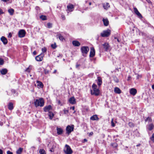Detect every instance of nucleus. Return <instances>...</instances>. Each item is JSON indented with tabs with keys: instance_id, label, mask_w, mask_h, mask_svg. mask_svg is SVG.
<instances>
[{
	"instance_id": "1",
	"label": "nucleus",
	"mask_w": 154,
	"mask_h": 154,
	"mask_svg": "<svg viewBox=\"0 0 154 154\" xmlns=\"http://www.w3.org/2000/svg\"><path fill=\"white\" fill-rule=\"evenodd\" d=\"M93 90H91V94L92 95L97 96L99 95L100 90L97 88V86L95 84H93L92 86Z\"/></svg>"
},
{
	"instance_id": "48",
	"label": "nucleus",
	"mask_w": 154,
	"mask_h": 154,
	"mask_svg": "<svg viewBox=\"0 0 154 154\" xmlns=\"http://www.w3.org/2000/svg\"><path fill=\"white\" fill-rule=\"evenodd\" d=\"M4 13L2 9H0V14H2Z\"/></svg>"
},
{
	"instance_id": "42",
	"label": "nucleus",
	"mask_w": 154,
	"mask_h": 154,
	"mask_svg": "<svg viewBox=\"0 0 154 154\" xmlns=\"http://www.w3.org/2000/svg\"><path fill=\"white\" fill-rule=\"evenodd\" d=\"M128 125L130 127H132L134 126L133 124L131 122H129L128 123Z\"/></svg>"
},
{
	"instance_id": "52",
	"label": "nucleus",
	"mask_w": 154,
	"mask_h": 154,
	"mask_svg": "<svg viewBox=\"0 0 154 154\" xmlns=\"http://www.w3.org/2000/svg\"><path fill=\"white\" fill-rule=\"evenodd\" d=\"M146 1L149 3H151V2L150 0H146Z\"/></svg>"
},
{
	"instance_id": "25",
	"label": "nucleus",
	"mask_w": 154,
	"mask_h": 154,
	"mask_svg": "<svg viewBox=\"0 0 154 154\" xmlns=\"http://www.w3.org/2000/svg\"><path fill=\"white\" fill-rule=\"evenodd\" d=\"M109 7L110 5L109 3H106L103 4V7L105 9H107Z\"/></svg>"
},
{
	"instance_id": "41",
	"label": "nucleus",
	"mask_w": 154,
	"mask_h": 154,
	"mask_svg": "<svg viewBox=\"0 0 154 154\" xmlns=\"http://www.w3.org/2000/svg\"><path fill=\"white\" fill-rule=\"evenodd\" d=\"M51 47H52V48L53 49H55V48H56V45L55 44H52L51 45Z\"/></svg>"
},
{
	"instance_id": "62",
	"label": "nucleus",
	"mask_w": 154,
	"mask_h": 154,
	"mask_svg": "<svg viewBox=\"0 0 154 154\" xmlns=\"http://www.w3.org/2000/svg\"><path fill=\"white\" fill-rule=\"evenodd\" d=\"M57 72V70H55L54 72V73H55Z\"/></svg>"
},
{
	"instance_id": "10",
	"label": "nucleus",
	"mask_w": 154,
	"mask_h": 154,
	"mask_svg": "<svg viewBox=\"0 0 154 154\" xmlns=\"http://www.w3.org/2000/svg\"><path fill=\"white\" fill-rule=\"evenodd\" d=\"M44 55L42 54H41L38 55L35 57V59L36 60L38 61H42L43 59V57Z\"/></svg>"
},
{
	"instance_id": "58",
	"label": "nucleus",
	"mask_w": 154,
	"mask_h": 154,
	"mask_svg": "<svg viewBox=\"0 0 154 154\" xmlns=\"http://www.w3.org/2000/svg\"><path fill=\"white\" fill-rule=\"evenodd\" d=\"M84 142H87V140L86 139H85L84 140Z\"/></svg>"
},
{
	"instance_id": "18",
	"label": "nucleus",
	"mask_w": 154,
	"mask_h": 154,
	"mask_svg": "<svg viewBox=\"0 0 154 154\" xmlns=\"http://www.w3.org/2000/svg\"><path fill=\"white\" fill-rule=\"evenodd\" d=\"M57 133L58 135H60L62 134L63 130L61 128H57Z\"/></svg>"
},
{
	"instance_id": "22",
	"label": "nucleus",
	"mask_w": 154,
	"mask_h": 154,
	"mask_svg": "<svg viewBox=\"0 0 154 154\" xmlns=\"http://www.w3.org/2000/svg\"><path fill=\"white\" fill-rule=\"evenodd\" d=\"M114 91L116 93L120 94L121 93V91L120 89L116 87L114 88Z\"/></svg>"
},
{
	"instance_id": "35",
	"label": "nucleus",
	"mask_w": 154,
	"mask_h": 154,
	"mask_svg": "<svg viewBox=\"0 0 154 154\" xmlns=\"http://www.w3.org/2000/svg\"><path fill=\"white\" fill-rule=\"evenodd\" d=\"M111 125L112 127H114L115 126V124L113 122V119H112L111 121Z\"/></svg>"
},
{
	"instance_id": "6",
	"label": "nucleus",
	"mask_w": 154,
	"mask_h": 154,
	"mask_svg": "<svg viewBox=\"0 0 154 154\" xmlns=\"http://www.w3.org/2000/svg\"><path fill=\"white\" fill-rule=\"evenodd\" d=\"M74 128L73 125H68L66 128V133L68 134H69L71 132L73 131Z\"/></svg>"
},
{
	"instance_id": "20",
	"label": "nucleus",
	"mask_w": 154,
	"mask_h": 154,
	"mask_svg": "<svg viewBox=\"0 0 154 154\" xmlns=\"http://www.w3.org/2000/svg\"><path fill=\"white\" fill-rule=\"evenodd\" d=\"M72 44L73 45L75 46H79L80 45V43L79 42L77 41H73Z\"/></svg>"
},
{
	"instance_id": "9",
	"label": "nucleus",
	"mask_w": 154,
	"mask_h": 154,
	"mask_svg": "<svg viewBox=\"0 0 154 154\" xmlns=\"http://www.w3.org/2000/svg\"><path fill=\"white\" fill-rule=\"evenodd\" d=\"M95 54V50L94 48L93 47L91 48L90 51L89 56L90 57H93Z\"/></svg>"
},
{
	"instance_id": "14",
	"label": "nucleus",
	"mask_w": 154,
	"mask_h": 154,
	"mask_svg": "<svg viewBox=\"0 0 154 154\" xmlns=\"http://www.w3.org/2000/svg\"><path fill=\"white\" fill-rule=\"evenodd\" d=\"M130 92L131 94L133 95H134L137 93V91L136 89L132 88L130 89Z\"/></svg>"
},
{
	"instance_id": "27",
	"label": "nucleus",
	"mask_w": 154,
	"mask_h": 154,
	"mask_svg": "<svg viewBox=\"0 0 154 154\" xmlns=\"http://www.w3.org/2000/svg\"><path fill=\"white\" fill-rule=\"evenodd\" d=\"M154 128V125L152 124L151 123L149 125L148 129L149 131H151Z\"/></svg>"
},
{
	"instance_id": "28",
	"label": "nucleus",
	"mask_w": 154,
	"mask_h": 154,
	"mask_svg": "<svg viewBox=\"0 0 154 154\" xmlns=\"http://www.w3.org/2000/svg\"><path fill=\"white\" fill-rule=\"evenodd\" d=\"M8 12L10 15H12L14 12V10L12 8L8 10Z\"/></svg>"
},
{
	"instance_id": "11",
	"label": "nucleus",
	"mask_w": 154,
	"mask_h": 154,
	"mask_svg": "<svg viewBox=\"0 0 154 154\" xmlns=\"http://www.w3.org/2000/svg\"><path fill=\"white\" fill-rule=\"evenodd\" d=\"M96 81L97 82L98 86H100L102 83L101 78L100 76L98 77L97 80H96Z\"/></svg>"
},
{
	"instance_id": "32",
	"label": "nucleus",
	"mask_w": 154,
	"mask_h": 154,
	"mask_svg": "<svg viewBox=\"0 0 154 154\" xmlns=\"http://www.w3.org/2000/svg\"><path fill=\"white\" fill-rule=\"evenodd\" d=\"M40 18L41 19L43 20H47L46 17L45 16L43 15H42L40 16Z\"/></svg>"
},
{
	"instance_id": "64",
	"label": "nucleus",
	"mask_w": 154,
	"mask_h": 154,
	"mask_svg": "<svg viewBox=\"0 0 154 154\" xmlns=\"http://www.w3.org/2000/svg\"><path fill=\"white\" fill-rule=\"evenodd\" d=\"M140 77V76L139 75H138L137 76V79H139V77Z\"/></svg>"
},
{
	"instance_id": "33",
	"label": "nucleus",
	"mask_w": 154,
	"mask_h": 154,
	"mask_svg": "<svg viewBox=\"0 0 154 154\" xmlns=\"http://www.w3.org/2000/svg\"><path fill=\"white\" fill-rule=\"evenodd\" d=\"M145 122L148 121L149 122H152V119L151 118L148 117L145 120Z\"/></svg>"
},
{
	"instance_id": "37",
	"label": "nucleus",
	"mask_w": 154,
	"mask_h": 154,
	"mask_svg": "<svg viewBox=\"0 0 154 154\" xmlns=\"http://www.w3.org/2000/svg\"><path fill=\"white\" fill-rule=\"evenodd\" d=\"M150 139L152 141L154 142V133L152 134V136L151 137H150Z\"/></svg>"
},
{
	"instance_id": "31",
	"label": "nucleus",
	"mask_w": 154,
	"mask_h": 154,
	"mask_svg": "<svg viewBox=\"0 0 154 154\" xmlns=\"http://www.w3.org/2000/svg\"><path fill=\"white\" fill-rule=\"evenodd\" d=\"M48 115L51 119H52L54 116L53 113L51 112H49Z\"/></svg>"
},
{
	"instance_id": "19",
	"label": "nucleus",
	"mask_w": 154,
	"mask_h": 154,
	"mask_svg": "<svg viewBox=\"0 0 154 154\" xmlns=\"http://www.w3.org/2000/svg\"><path fill=\"white\" fill-rule=\"evenodd\" d=\"M74 6L72 4H69L67 6V8L69 11H72V9L74 8Z\"/></svg>"
},
{
	"instance_id": "55",
	"label": "nucleus",
	"mask_w": 154,
	"mask_h": 154,
	"mask_svg": "<svg viewBox=\"0 0 154 154\" xmlns=\"http://www.w3.org/2000/svg\"><path fill=\"white\" fill-rule=\"evenodd\" d=\"M2 1H3L4 2H6L8 1L9 0H1Z\"/></svg>"
},
{
	"instance_id": "8",
	"label": "nucleus",
	"mask_w": 154,
	"mask_h": 154,
	"mask_svg": "<svg viewBox=\"0 0 154 154\" xmlns=\"http://www.w3.org/2000/svg\"><path fill=\"white\" fill-rule=\"evenodd\" d=\"M102 46L105 51H107L109 50L110 47V46L109 44L106 42L102 44Z\"/></svg>"
},
{
	"instance_id": "40",
	"label": "nucleus",
	"mask_w": 154,
	"mask_h": 154,
	"mask_svg": "<svg viewBox=\"0 0 154 154\" xmlns=\"http://www.w3.org/2000/svg\"><path fill=\"white\" fill-rule=\"evenodd\" d=\"M42 51L43 53L47 51V49L45 47L42 48Z\"/></svg>"
},
{
	"instance_id": "5",
	"label": "nucleus",
	"mask_w": 154,
	"mask_h": 154,
	"mask_svg": "<svg viewBox=\"0 0 154 154\" xmlns=\"http://www.w3.org/2000/svg\"><path fill=\"white\" fill-rule=\"evenodd\" d=\"M110 34V31L109 29L103 31L100 34L101 35L102 37H107L109 36Z\"/></svg>"
},
{
	"instance_id": "13",
	"label": "nucleus",
	"mask_w": 154,
	"mask_h": 154,
	"mask_svg": "<svg viewBox=\"0 0 154 154\" xmlns=\"http://www.w3.org/2000/svg\"><path fill=\"white\" fill-rule=\"evenodd\" d=\"M70 103L72 104H75L76 103L75 99L73 97H71L69 100Z\"/></svg>"
},
{
	"instance_id": "43",
	"label": "nucleus",
	"mask_w": 154,
	"mask_h": 154,
	"mask_svg": "<svg viewBox=\"0 0 154 154\" xmlns=\"http://www.w3.org/2000/svg\"><path fill=\"white\" fill-rule=\"evenodd\" d=\"M63 111L64 112V113L65 114H67L68 112V110L66 109H64L63 110Z\"/></svg>"
},
{
	"instance_id": "34",
	"label": "nucleus",
	"mask_w": 154,
	"mask_h": 154,
	"mask_svg": "<svg viewBox=\"0 0 154 154\" xmlns=\"http://www.w3.org/2000/svg\"><path fill=\"white\" fill-rule=\"evenodd\" d=\"M39 153L40 154H46L45 151L43 149H41L39 151Z\"/></svg>"
},
{
	"instance_id": "38",
	"label": "nucleus",
	"mask_w": 154,
	"mask_h": 154,
	"mask_svg": "<svg viewBox=\"0 0 154 154\" xmlns=\"http://www.w3.org/2000/svg\"><path fill=\"white\" fill-rule=\"evenodd\" d=\"M47 26L48 28H50L52 27V25L51 23H47Z\"/></svg>"
},
{
	"instance_id": "4",
	"label": "nucleus",
	"mask_w": 154,
	"mask_h": 154,
	"mask_svg": "<svg viewBox=\"0 0 154 154\" xmlns=\"http://www.w3.org/2000/svg\"><path fill=\"white\" fill-rule=\"evenodd\" d=\"M89 48L88 46H82L81 48V51L82 53V55L85 56V54H87L89 51Z\"/></svg>"
},
{
	"instance_id": "39",
	"label": "nucleus",
	"mask_w": 154,
	"mask_h": 154,
	"mask_svg": "<svg viewBox=\"0 0 154 154\" xmlns=\"http://www.w3.org/2000/svg\"><path fill=\"white\" fill-rule=\"evenodd\" d=\"M111 145L113 147H116L118 146L117 144L116 143H112Z\"/></svg>"
},
{
	"instance_id": "59",
	"label": "nucleus",
	"mask_w": 154,
	"mask_h": 154,
	"mask_svg": "<svg viewBox=\"0 0 154 154\" xmlns=\"http://www.w3.org/2000/svg\"><path fill=\"white\" fill-rule=\"evenodd\" d=\"M79 66V64H76V68H78Z\"/></svg>"
},
{
	"instance_id": "56",
	"label": "nucleus",
	"mask_w": 154,
	"mask_h": 154,
	"mask_svg": "<svg viewBox=\"0 0 154 154\" xmlns=\"http://www.w3.org/2000/svg\"><path fill=\"white\" fill-rule=\"evenodd\" d=\"M33 54L34 55H36V52L35 51H33Z\"/></svg>"
},
{
	"instance_id": "26",
	"label": "nucleus",
	"mask_w": 154,
	"mask_h": 154,
	"mask_svg": "<svg viewBox=\"0 0 154 154\" xmlns=\"http://www.w3.org/2000/svg\"><path fill=\"white\" fill-rule=\"evenodd\" d=\"M1 72L2 75H5L7 72V70L6 69H3L1 71Z\"/></svg>"
},
{
	"instance_id": "47",
	"label": "nucleus",
	"mask_w": 154,
	"mask_h": 154,
	"mask_svg": "<svg viewBox=\"0 0 154 154\" xmlns=\"http://www.w3.org/2000/svg\"><path fill=\"white\" fill-rule=\"evenodd\" d=\"M61 17L63 19V20H65V17L64 15H62L61 16Z\"/></svg>"
},
{
	"instance_id": "2",
	"label": "nucleus",
	"mask_w": 154,
	"mask_h": 154,
	"mask_svg": "<svg viewBox=\"0 0 154 154\" xmlns=\"http://www.w3.org/2000/svg\"><path fill=\"white\" fill-rule=\"evenodd\" d=\"M34 103L36 107L38 106H43L44 104V99L42 98H40L38 99H36Z\"/></svg>"
},
{
	"instance_id": "61",
	"label": "nucleus",
	"mask_w": 154,
	"mask_h": 154,
	"mask_svg": "<svg viewBox=\"0 0 154 154\" xmlns=\"http://www.w3.org/2000/svg\"><path fill=\"white\" fill-rule=\"evenodd\" d=\"M93 133L92 132H90L89 134V135H92V134H93Z\"/></svg>"
},
{
	"instance_id": "17",
	"label": "nucleus",
	"mask_w": 154,
	"mask_h": 154,
	"mask_svg": "<svg viewBox=\"0 0 154 154\" xmlns=\"http://www.w3.org/2000/svg\"><path fill=\"white\" fill-rule=\"evenodd\" d=\"M57 37L60 40L63 41L65 40V39L60 34H58L57 35Z\"/></svg>"
},
{
	"instance_id": "24",
	"label": "nucleus",
	"mask_w": 154,
	"mask_h": 154,
	"mask_svg": "<svg viewBox=\"0 0 154 154\" xmlns=\"http://www.w3.org/2000/svg\"><path fill=\"white\" fill-rule=\"evenodd\" d=\"M90 119L92 120H97L99 119V118L97 115H94L91 116Z\"/></svg>"
},
{
	"instance_id": "45",
	"label": "nucleus",
	"mask_w": 154,
	"mask_h": 154,
	"mask_svg": "<svg viewBox=\"0 0 154 154\" xmlns=\"http://www.w3.org/2000/svg\"><path fill=\"white\" fill-rule=\"evenodd\" d=\"M44 72L45 74H47L49 73V71L48 70H47L46 69H45Z\"/></svg>"
},
{
	"instance_id": "54",
	"label": "nucleus",
	"mask_w": 154,
	"mask_h": 154,
	"mask_svg": "<svg viewBox=\"0 0 154 154\" xmlns=\"http://www.w3.org/2000/svg\"><path fill=\"white\" fill-rule=\"evenodd\" d=\"M75 107L74 106H72V107H71V109H72L73 110H75Z\"/></svg>"
},
{
	"instance_id": "51",
	"label": "nucleus",
	"mask_w": 154,
	"mask_h": 154,
	"mask_svg": "<svg viewBox=\"0 0 154 154\" xmlns=\"http://www.w3.org/2000/svg\"><path fill=\"white\" fill-rule=\"evenodd\" d=\"M11 92L12 93H13L14 94V93H15L16 91H15V90L12 89V90H11Z\"/></svg>"
},
{
	"instance_id": "3",
	"label": "nucleus",
	"mask_w": 154,
	"mask_h": 154,
	"mask_svg": "<svg viewBox=\"0 0 154 154\" xmlns=\"http://www.w3.org/2000/svg\"><path fill=\"white\" fill-rule=\"evenodd\" d=\"M63 151L65 154H72L73 152L70 146L67 144L65 145Z\"/></svg>"
},
{
	"instance_id": "30",
	"label": "nucleus",
	"mask_w": 154,
	"mask_h": 154,
	"mask_svg": "<svg viewBox=\"0 0 154 154\" xmlns=\"http://www.w3.org/2000/svg\"><path fill=\"white\" fill-rule=\"evenodd\" d=\"M37 86L40 87V88H42L43 87V85L42 82L40 81H37Z\"/></svg>"
},
{
	"instance_id": "50",
	"label": "nucleus",
	"mask_w": 154,
	"mask_h": 154,
	"mask_svg": "<svg viewBox=\"0 0 154 154\" xmlns=\"http://www.w3.org/2000/svg\"><path fill=\"white\" fill-rule=\"evenodd\" d=\"M12 37V35L11 33H10L9 34V35L8 36V38H11Z\"/></svg>"
},
{
	"instance_id": "44",
	"label": "nucleus",
	"mask_w": 154,
	"mask_h": 154,
	"mask_svg": "<svg viewBox=\"0 0 154 154\" xmlns=\"http://www.w3.org/2000/svg\"><path fill=\"white\" fill-rule=\"evenodd\" d=\"M31 69H30L29 67L26 70V71L27 72H29L30 71Z\"/></svg>"
},
{
	"instance_id": "60",
	"label": "nucleus",
	"mask_w": 154,
	"mask_h": 154,
	"mask_svg": "<svg viewBox=\"0 0 154 154\" xmlns=\"http://www.w3.org/2000/svg\"><path fill=\"white\" fill-rule=\"evenodd\" d=\"M115 39H117V41L118 42H119V39L117 38H115Z\"/></svg>"
},
{
	"instance_id": "57",
	"label": "nucleus",
	"mask_w": 154,
	"mask_h": 154,
	"mask_svg": "<svg viewBox=\"0 0 154 154\" xmlns=\"http://www.w3.org/2000/svg\"><path fill=\"white\" fill-rule=\"evenodd\" d=\"M152 89L154 90V84L152 85Z\"/></svg>"
},
{
	"instance_id": "16",
	"label": "nucleus",
	"mask_w": 154,
	"mask_h": 154,
	"mask_svg": "<svg viewBox=\"0 0 154 154\" xmlns=\"http://www.w3.org/2000/svg\"><path fill=\"white\" fill-rule=\"evenodd\" d=\"M134 11L135 13L139 17H142V16L136 8H134Z\"/></svg>"
},
{
	"instance_id": "36",
	"label": "nucleus",
	"mask_w": 154,
	"mask_h": 154,
	"mask_svg": "<svg viewBox=\"0 0 154 154\" xmlns=\"http://www.w3.org/2000/svg\"><path fill=\"white\" fill-rule=\"evenodd\" d=\"M4 63V61L3 59L0 58V65H2Z\"/></svg>"
},
{
	"instance_id": "23",
	"label": "nucleus",
	"mask_w": 154,
	"mask_h": 154,
	"mask_svg": "<svg viewBox=\"0 0 154 154\" xmlns=\"http://www.w3.org/2000/svg\"><path fill=\"white\" fill-rule=\"evenodd\" d=\"M8 108L9 110L13 109L14 108L13 103L11 102L9 103L8 104Z\"/></svg>"
},
{
	"instance_id": "15",
	"label": "nucleus",
	"mask_w": 154,
	"mask_h": 154,
	"mask_svg": "<svg viewBox=\"0 0 154 154\" xmlns=\"http://www.w3.org/2000/svg\"><path fill=\"white\" fill-rule=\"evenodd\" d=\"M52 109V106L51 105H49L45 107L44 108V111L45 112L49 111Z\"/></svg>"
},
{
	"instance_id": "46",
	"label": "nucleus",
	"mask_w": 154,
	"mask_h": 154,
	"mask_svg": "<svg viewBox=\"0 0 154 154\" xmlns=\"http://www.w3.org/2000/svg\"><path fill=\"white\" fill-rule=\"evenodd\" d=\"M7 154H13V153L12 152H11L10 151L8 150L7 151Z\"/></svg>"
},
{
	"instance_id": "21",
	"label": "nucleus",
	"mask_w": 154,
	"mask_h": 154,
	"mask_svg": "<svg viewBox=\"0 0 154 154\" xmlns=\"http://www.w3.org/2000/svg\"><path fill=\"white\" fill-rule=\"evenodd\" d=\"M103 21L104 23V25L105 26H107L109 23V22L107 19L103 18Z\"/></svg>"
},
{
	"instance_id": "12",
	"label": "nucleus",
	"mask_w": 154,
	"mask_h": 154,
	"mask_svg": "<svg viewBox=\"0 0 154 154\" xmlns=\"http://www.w3.org/2000/svg\"><path fill=\"white\" fill-rule=\"evenodd\" d=\"M2 42L4 45H6L8 43V40L7 38L4 36H2L0 38Z\"/></svg>"
},
{
	"instance_id": "7",
	"label": "nucleus",
	"mask_w": 154,
	"mask_h": 154,
	"mask_svg": "<svg viewBox=\"0 0 154 154\" xmlns=\"http://www.w3.org/2000/svg\"><path fill=\"white\" fill-rule=\"evenodd\" d=\"M26 34V32L23 29H21L19 31L18 35L20 37L22 38L24 37Z\"/></svg>"
},
{
	"instance_id": "49",
	"label": "nucleus",
	"mask_w": 154,
	"mask_h": 154,
	"mask_svg": "<svg viewBox=\"0 0 154 154\" xmlns=\"http://www.w3.org/2000/svg\"><path fill=\"white\" fill-rule=\"evenodd\" d=\"M58 104H60L61 106H62V104H61V101L60 100H59L58 101Z\"/></svg>"
},
{
	"instance_id": "29",
	"label": "nucleus",
	"mask_w": 154,
	"mask_h": 154,
	"mask_svg": "<svg viewBox=\"0 0 154 154\" xmlns=\"http://www.w3.org/2000/svg\"><path fill=\"white\" fill-rule=\"evenodd\" d=\"M23 150V149L21 148H20L16 151L17 154H21Z\"/></svg>"
},
{
	"instance_id": "53",
	"label": "nucleus",
	"mask_w": 154,
	"mask_h": 154,
	"mask_svg": "<svg viewBox=\"0 0 154 154\" xmlns=\"http://www.w3.org/2000/svg\"><path fill=\"white\" fill-rule=\"evenodd\" d=\"M3 151L2 149H0V154H3Z\"/></svg>"
},
{
	"instance_id": "63",
	"label": "nucleus",
	"mask_w": 154,
	"mask_h": 154,
	"mask_svg": "<svg viewBox=\"0 0 154 154\" xmlns=\"http://www.w3.org/2000/svg\"><path fill=\"white\" fill-rule=\"evenodd\" d=\"M60 56H62V55L61 54H60L59 55L57 56V57H59Z\"/></svg>"
}]
</instances>
